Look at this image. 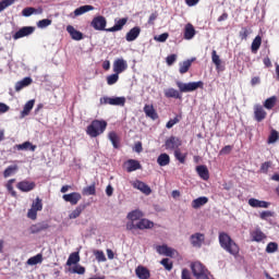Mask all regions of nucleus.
Wrapping results in <instances>:
<instances>
[{"label": "nucleus", "mask_w": 279, "mask_h": 279, "mask_svg": "<svg viewBox=\"0 0 279 279\" xmlns=\"http://www.w3.org/2000/svg\"><path fill=\"white\" fill-rule=\"evenodd\" d=\"M143 217H145V214L141 209H134L126 216V219H129L128 223H136V221L141 220Z\"/></svg>", "instance_id": "obj_17"}, {"label": "nucleus", "mask_w": 279, "mask_h": 279, "mask_svg": "<svg viewBox=\"0 0 279 279\" xmlns=\"http://www.w3.org/2000/svg\"><path fill=\"white\" fill-rule=\"evenodd\" d=\"M138 36H141V27L135 26L133 28H131L126 35H125V40L128 43H134V40H136V38H138Z\"/></svg>", "instance_id": "obj_20"}, {"label": "nucleus", "mask_w": 279, "mask_h": 279, "mask_svg": "<svg viewBox=\"0 0 279 279\" xmlns=\"http://www.w3.org/2000/svg\"><path fill=\"white\" fill-rule=\"evenodd\" d=\"M191 270L195 279H210L208 277V268L202 262H194L191 264Z\"/></svg>", "instance_id": "obj_4"}, {"label": "nucleus", "mask_w": 279, "mask_h": 279, "mask_svg": "<svg viewBox=\"0 0 279 279\" xmlns=\"http://www.w3.org/2000/svg\"><path fill=\"white\" fill-rule=\"evenodd\" d=\"M208 202V197L201 196L194 201H192V208L197 210V208H202V206H206V203Z\"/></svg>", "instance_id": "obj_34"}, {"label": "nucleus", "mask_w": 279, "mask_h": 279, "mask_svg": "<svg viewBox=\"0 0 279 279\" xmlns=\"http://www.w3.org/2000/svg\"><path fill=\"white\" fill-rule=\"evenodd\" d=\"M34 104H36V101L33 99V100H28L24 105V108L22 110V117H27L29 114V112H32V110L34 108Z\"/></svg>", "instance_id": "obj_40"}, {"label": "nucleus", "mask_w": 279, "mask_h": 279, "mask_svg": "<svg viewBox=\"0 0 279 279\" xmlns=\"http://www.w3.org/2000/svg\"><path fill=\"white\" fill-rule=\"evenodd\" d=\"M16 187L19 191H22V193H29V191H34V189H36V182L24 180L19 182Z\"/></svg>", "instance_id": "obj_16"}, {"label": "nucleus", "mask_w": 279, "mask_h": 279, "mask_svg": "<svg viewBox=\"0 0 279 279\" xmlns=\"http://www.w3.org/2000/svg\"><path fill=\"white\" fill-rule=\"evenodd\" d=\"M160 265H162L167 271H171V269H173V262L169 258L161 259Z\"/></svg>", "instance_id": "obj_51"}, {"label": "nucleus", "mask_w": 279, "mask_h": 279, "mask_svg": "<svg viewBox=\"0 0 279 279\" xmlns=\"http://www.w3.org/2000/svg\"><path fill=\"white\" fill-rule=\"evenodd\" d=\"M77 263H80V253H71L66 260L68 267H71V265H77Z\"/></svg>", "instance_id": "obj_39"}, {"label": "nucleus", "mask_w": 279, "mask_h": 279, "mask_svg": "<svg viewBox=\"0 0 279 279\" xmlns=\"http://www.w3.org/2000/svg\"><path fill=\"white\" fill-rule=\"evenodd\" d=\"M174 158L181 162V165H184L186 162V155L182 154V151L179 149L174 150Z\"/></svg>", "instance_id": "obj_50"}, {"label": "nucleus", "mask_w": 279, "mask_h": 279, "mask_svg": "<svg viewBox=\"0 0 279 279\" xmlns=\"http://www.w3.org/2000/svg\"><path fill=\"white\" fill-rule=\"evenodd\" d=\"M16 3V0H2L0 1V12H3L7 8H10V5H14Z\"/></svg>", "instance_id": "obj_52"}, {"label": "nucleus", "mask_w": 279, "mask_h": 279, "mask_svg": "<svg viewBox=\"0 0 279 279\" xmlns=\"http://www.w3.org/2000/svg\"><path fill=\"white\" fill-rule=\"evenodd\" d=\"M43 263V254H37L27 259V265H38Z\"/></svg>", "instance_id": "obj_45"}, {"label": "nucleus", "mask_w": 279, "mask_h": 279, "mask_svg": "<svg viewBox=\"0 0 279 279\" xmlns=\"http://www.w3.org/2000/svg\"><path fill=\"white\" fill-rule=\"evenodd\" d=\"M16 148L20 151H36V145L32 144V142H24L23 144L16 145Z\"/></svg>", "instance_id": "obj_33"}, {"label": "nucleus", "mask_w": 279, "mask_h": 279, "mask_svg": "<svg viewBox=\"0 0 279 279\" xmlns=\"http://www.w3.org/2000/svg\"><path fill=\"white\" fill-rule=\"evenodd\" d=\"M165 147L166 149L177 151V149H180V147H182V140H180V137L177 136H170L168 140H166Z\"/></svg>", "instance_id": "obj_8"}, {"label": "nucleus", "mask_w": 279, "mask_h": 279, "mask_svg": "<svg viewBox=\"0 0 279 279\" xmlns=\"http://www.w3.org/2000/svg\"><path fill=\"white\" fill-rule=\"evenodd\" d=\"M35 12H37V14H43V8L36 10L32 7H28L23 9L22 14L23 16H32V14H35Z\"/></svg>", "instance_id": "obj_41"}, {"label": "nucleus", "mask_w": 279, "mask_h": 279, "mask_svg": "<svg viewBox=\"0 0 279 279\" xmlns=\"http://www.w3.org/2000/svg\"><path fill=\"white\" fill-rule=\"evenodd\" d=\"M125 106V97H108L100 98V106Z\"/></svg>", "instance_id": "obj_6"}, {"label": "nucleus", "mask_w": 279, "mask_h": 279, "mask_svg": "<svg viewBox=\"0 0 279 279\" xmlns=\"http://www.w3.org/2000/svg\"><path fill=\"white\" fill-rule=\"evenodd\" d=\"M62 199L71 204V206H77V204L82 199V194H80V192H72L70 194H64L62 196Z\"/></svg>", "instance_id": "obj_10"}, {"label": "nucleus", "mask_w": 279, "mask_h": 279, "mask_svg": "<svg viewBox=\"0 0 279 279\" xmlns=\"http://www.w3.org/2000/svg\"><path fill=\"white\" fill-rule=\"evenodd\" d=\"M157 252L158 254H161L162 256H169L170 258H173V256L175 255V250L167 245H158Z\"/></svg>", "instance_id": "obj_23"}, {"label": "nucleus", "mask_w": 279, "mask_h": 279, "mask_svg": "<svg viewBox=\"0 0 279 279\" xmlns=\"http://www.w3.org/2000/svg\"><path fill=\"white\" fill-rule=\"evenodd\" d=\"M19 170V166H9L4 171L3 175L4 178H10L15 171Z\"/></svg>", "instance_id": "obj_54"}, {"label": "nucleus", "mask_w": 279, "mask_h": 279, "mask_svg": "<svg viewBox=\"0 0 279 279\" xmlns=\"http://www.w3.org/2000/svg\"><path fill=\"white\" fill-rule=\"evenodd\" d=\"M269 217H274V211L264 210L259 214V219H262V221H267V219H269Z\"/></svg>", "instance_id": "obj_58"}, {"label": "nucleus", "mask_w": 279, "mask_h": 279, "mask_svg": "<svg viewBox=\"0 0 279 279\" xmlns=\"http://www.w3.org/2000/svg\"><path fill=\"white\" fill-rule=\"evenodd\" d=\"M151 228H154V221L147 218H142L136 223L126 222V230L133 234L136 233V230H151Z\"/></svg>", "instance_id": "obj_3"}, {"label": "nucleus", "mask_w": 279, "mask_h": 279, "mask_svg": "<svg viewBox=\"0 0 279 279\" xmlns=\"http://www.w3.org/2000/svg\"><path fill=\"white\" fill-rule=\"evenodd\" d=\"M279 134L278 131H271L269 137H268V143H276L278 141Z\"/></svg>", "instance_id": "obj_63"}, {"label": "nucleus", "mask_w": 279, "mask_h": 279, "mask_svg": "<svg viewBox=\"0 0 279 279\" xmlns=\"http://www.w3.org/2000/svg\"><path fill=\"white\" fill-rule=\"evenodd\" d=\"M272 165H274V162H271V161H266V162L262 163L260 172L262 173H269V169H271Z\"/></svg>", "instance_id": "obj_60"}, {"label": "nucleus", "mask_w": 279, "mask_h": 279, "mask_svg": "<svg viewBox=\"0 0 279 279\" xmlns=\"http://www.w3.org/2000/svg\"><path fill=\"white\" fill-rule=\"evenodd\" d=\"M276 101H278L276 96L267 98L264 102V108H266V110H271L276 106Z\"/></svg>", "instance_id": "obj_42"}, {"label": "nucleus", "mask_w": 279, "mask_h": 279, "mask_svg": "<svg viewBox=\"0 0 279 279\" xmlns=\"http://www.w3.org/2000/svg\"><path fill=\"white\" fill-rule=\"evenodd\" d=\"M31 208L37 211L43 210V199L40 197H36Z\"/></svg>", "instance_id": "obj_49"}, {"label": "nucleus", "mask_w": 279, "mask_h": 279, "mask_svg": "<svg viewBox=\"0 0 279 279\" xmlns=\"http://www.w3.org/2000/svg\"><path fill=\"white\" fill-rule=\"evenodd\" d=\"M126 24H128V17H122L116 21V24L112 27L107 28L106 32H121V29H123V26Z\"/></svg>", "instance_id": "obj_26"}, {"label": "nucleus", "mask_w": 279, "mask_h": 279, "mask_svg": "<svg viewBox=\"0 0 279 279\" xmlns=\"http://www.w3.org/2000/svg\"><path fill=\"white\" fill-rule=\"evenodd\" d=\"M94 255L98 263H106V254H104V251H96L94 252Z\"/></svg>", "instance_id": "obj_59"}, {"label": "nucleus", "mask_w": 279, "mask_h": 279, "mask_svg": "<svg viewBox=\"0 0 279 279\" xmlns=\"http://www.w3.org/2000/svg\"><path fill=\"white\" fill-rule=\"evenodd\" d=\"M96 194H97V187H95V183L84 187L83 191H82V195H86V196L96 195Z\"/></svg>", "instance_id": "obj_43"}, {"label": "nucleus", "mask_w": 279, "mask_h": 279, "mask_svg": "<svg viewBox=\"0 0 279 279\" xmlns=\"http://www.w3.org/2000/svg\"><path fill=\"white\" fill-rule=\"evenodd\" d=\"M144 112L146 117H148V119H151L153 121H156L158 119V112H156L154 105H145Z\"/></svg>", "instance_id": "obj_25"}, {"label": "nucleus", "mask_w": 279, "mask_h": 279, "mask_svg": "<svg viewBox=\"0 0 279 279\" xmlns=\"http://www.w3.org/2000/svg\"><path fill=\"white\" fill-rule=\"evenodd\" d=\"M181 279H193V278H191V272L189 271V269H186V268L182 269Z\"/></svg>", "instance_id": "obj_64"}, {"label": "nucleus", "mask_w": 279, "mask_h": 279, "mask_svg": "<svg viewBox=\"0 0 279 279\" xmlns=\"http://www.w3.org/2000/svg\"><path fill=\"white\" fill-rule=\"evenodd\" d=\"M107 128L108 122L106 120H93L86 129V134L90 136V138H97V136H101V134L106 132Z\"/></svg>", "instance_id": "obj_2"}, {"label": "nucleus", "mask_w": 279, "mask_h": 279, "mask_svg": "<svg viewBox=\"0 0 279 279\" xmlns=\"http://www.w3.org/2000/svg\"><path fill=\"white\" fill-rule=\"evenodd\" d=\"M27 217H28V219L36 221V219L38 217V210L31 207L27 211Z\"/></svg>", "instance_id": "obj_61"}, {"label": "nucleus", "mask_w": 279, "mask_h": 279, "mask_svg": "<svg viewBox=\"0 0 279 279\" xmlns=\"http://www.w3.org/2000/svg\"><path fill=\"white\" fill-rule=\"evenodd\" d=\"M124 166L126 167L128 173H132L133 171H138V169L143 168V166H141V162L136 159L126 160Z\"/></svg>", "instance_id": "obj_19"}, {"label": "nucleus", "mask_w": 279, "mask_h": 279, "mask_svg": "<svg viewBox=\"0 0 279 279\" xmlns=\"http://www.w3.org/2000/svg\"><path fill=\"white\" fill-rule=\"evenodd\" d=\"M248 206H251V208H269L271 203L267 201H259L258 198H250Z\"/></svg>", "instance_id": "obj_18"}, {"label": "nucleus", "mask_w": 279, "mask_h": 279, "mask_svg": "<svg viewBox=\"0 0 279 279\" xmlns=\"http://www.w3.org/2000/svg\"><path fill=\"white\" fill-rule=\"evenodd\" d=\"M86 210V205H78L70 215L69 219H77Z\"/></svg>", "instance_id": "obj_38"}, {"label": "nucleus", "mask_w": 279, "mask_h": 279, "mask_svg": "<svg viewBox=\"0 0 279 279\" xmlns=\"http://www.w3.org/2000/svg\"><path fill=\"white\" fill-rule=\"evenodd\" d=\"M118 82H119V74H117V72L107 76L108 86H113V84H117Z\"/></svg>", "instance_id": "obj_47"}, {"label": "nucleus", "mask_w": 279, "mask_h": 279, "mask_svg": "<svg viewBox=\"0 0 279 279\" xmlns=\"http://www.w3.org/2000/svg\"><path fill=\"white\" fill-rule=\"evenodd\" d=\"M108 138L109 141L112 143L113 148L114 149H119V147H121L120 140H119V135L117 134V132L112 131L108 134Z\"/></svg>", "instance_id": "obj_36"}, {"label": "nucleus", "mask_w": 279, "mask_h": 279, "mask_svg": "<svg viewBox=\"0 0 279 279\" xmlns=\"http://www.w3.org/2000/svg\"><path fill=\"white\" fill-rule=\"evenodd\" d=\"M233 147L231 145H227L222 147L219 151V156H228V154L232 153Z\"/></svg>", "instance_id": "obj_62"}, {"label": "nucleus", "mask_w": 279, "mask_h": 279, "mask_svg": "<svg viewBox=\"0 0 279 279\" xmlns=\"http://www.w3.org/2000/svg\"><path fill=\"white\" fill-rule=\"evenodd\" d=\"M163 95L167 99H182V94L178 89L170 87L163 90Z\"/></svg>", "instance_id": "obj_24"}, {"label": "nucleus", "mask_w": 279, "mask_h": 279, "mask_svg": "<svg viewBox=\"0 0 279 279\" xmlns=\"http://www.w3.org/2000/svg\"><path fill=\"white\" fill-rule=\"evenodd\" d=\"M50 226L47 221L37 222L29 227L31 234H39V232H45V230H49Z\"/></svg>", "instance_id": "obj_13"}, {"label": "nucleus", "mask_w": 279, "mask_h": 279, "mask_svg": "<svg viewBox=\"0 0 279 279\" xmlns=\"http://www.w3.org/2000/svg\"><path fill=\"white\" fill-rule=\"evenodd\" d=\"M170 162L171 157H169V155L166 153L160 154L157 158V165H159V167H167V165H170Z\"/></svg>", "instance_id": "obj_32"}, {"label": "nucleus", "mask_w": 279, "mask_h": 279, "mask_svg": "<svg viewBox=\"0 0 279 279\" xmlns=\"http://www.w3.org/2000/svg\"><path fill=\"white\" fill-rule=\"evenodd\" d=\"M278 251V243L269 242L266 246L267 254H275Z\"/></svg>", "instance_id": "obj_53"}, {"label": "nucleus", "mask_w": 279, "mask_h": 279, "mask_svg": "<svg viewBox=\"0 0 279 279\" xmlns=\"http://www.w3.org/2000/svg\"><path fill=\"white\" fill-rule=\"evenodd\" d=\"M33 80L29 76L24 77L22 81H19L15 84V92L19 93L23 90V88L29 86L32 84Z\"/></svg>", "instance_id": "obj_28"}, {"label": "nucleus", "mask_w": 279, "mask_h": 279, "mask_svg": "<svg viewBox=\"0 0 279 279\" xmlns=\"http://www.w3.org/2000/svg\"><path fill=\"white\" fill-rule=\"evenodd\" d=\"M90 25L96 29V32H106V29H108L106 28V25H108V20H106L104 15H98L92 20Z\"/></svg>", "instance_id": "obj_7"}, {"label": "nucleus", "mask_w": 279, "mask_h": 279, "mask_svg": "<svg viewBox=\"0 0 279 279\" xmlns=\"http://www.w3.org/2000/svg\"><path fill=\"white\" fill-rule=\"evenodd\" d=\"M251 239L255 243H260L262 241H265L267 239V235L260 230V228H257L253 231H251Z\"/></svg>", "instance_id": "obj_21"}, {"label": "nucleus", "mask_w": 279, "mask_h": 279, "mask_svg": "<svg viewBox=\"0 0 279 279\" xmlns=\"http://www.w3.org/2000/svg\"><path fill=\"white\" fill-rule=\"evenodd\" d=\"M193 64V60H186L181 63H179V72L181 75H184V73H189V69H191V65Z\"/></svg>", "instance_id": "obj_37"}, {"label": "nucleus", "mask_w": 279, "mask_h": 279, "mask_svg": "<svg viewBox=\"0 0 279 279\" xmlns=\"http://www.w3.org/2000/svg\"><path fill=\"white\" fill-rule=\"evenodd\" d=\"M35 31L36 28L34 26H24L13 35V38L14 40H19L20 38H25V36H32V33Z\"/></svg>", "instance_id": "obj_14"}, {"label": "nucleus", "mask_w": 279, "mask_h": 279, "mask_svg": "<svg viewBox=\"0 0 279 279\" xmlns=\"http://www.w3.org/2000/svg\"><path fill=\"white\" fill-rule=\"evenodd\" d=\"M211 61L215 63L216 69L221 66V59L219 58V54H217V50L211 51Z\"/></svg>", "instance_id": "obj_48"}, {"label": "nucleus", "mask_w": 279, "mask_h": 279, "mask_svg": "<svg viewBox=\"0 0 279 279\" xmlns=\"http://www.w3.org/2000/svg\"><path fill=\"white\" fill-rule=\"evenodd\" d=\"M190 241L193 247H202L204 241H206V235L204 233H194L190 236Z\"/></svg>", "instance_id": "obj_15"}, {"label": "nucleus", "mask_w": 279, "mask_h": 279, "mask_svg": "<svg viewBox=\"0 0 279 279\" xmlns=\"http://www.w3.org/2000/svg\"><path fill=\"white\" fill-rule=\"evenodd\" d=\"M196 172L202 178V180H209L210 172H208V168L206 166H198L196 167Z\"/></svg>", "instance_id": "obj_31"}, {"label": "nucleus", "mask_w": 279, "mask_h": 279, "mask_svg": "<svg viewBox=\"0 0 279 279\" xmlns=\"http://www.w3.org/2000/svg\"><path fill=\"white\" fill-rule=\"evenodd\" d=\"M66 32H68V34H70L72 40H84V34L82 32L75 29V27L68 25Z\"/></svg>", "instance_id": "obj_22"}, {"label": "nucleus", "mask_w": 279, "mask_h": 279, "mask_svg": "<svg viewBox=\"0 0 279 279\" xmlns=\"http://www.w3.org/2000/svg\"><path fill=\"white\" fill-rule=\"evenodd\" d=\"M192 38H195V27L193 26V24L189 23L185 25L184 28V39L192 40Z\"/></svg>", "instance_id": "obj_29"}, {"label": "nucleus", "mask_w": 279, "mask_h": 279, "mask_svg": "<svg viewBox=\"0 0 279 279\" xmlns=\"http://www.w3.org/2000/svg\"><path fill=\"white\" fill-rule=\"evenodd\" d=\"M73 274H78V276H84L86 274V268L82 265H76L72 269Z\"/></svg>", "instance_id": "obj_57"}, {"label": "nucleus", "mask_w": 279, "mask_h": 279, "mask_svg": "<svg viewBox=\"0 0 279 279\" xmlns=\"http://www.w3.org/2000/svg\"><path fill=\"white\" fill-rule=\"evenodd\" d=\"M262 45H263V37H260V35H257L251 44L252 53H258V49H260Z\"/></svg>", "instance_id": "obj_30"}, {"label": "nucleus", "mask_w": 279, "mask_h": 279, "mask_svg": "<svg viewBox=\"0 0 279 279\" xmlns=\"http://www.w3.org/2000/svg\"><path fill=\"white\" fill-rule=\"evenodd\" d=\"M95 10V7L85 4L74 10V15L82 16V14H86V12H90Z\"/></svg>", "instance_id": "obj_35"}, {"label": "nucleus", "mask_w": 279, "mask_h": 279, "mask_svg": "<svg viewBox=\"0 0 279 279\" xmlns=\"http://www.w3.org/2000/svg\"><path fill=\"white\" fill-rule=\"evenodd\" d=\"M52 21L50 19H44L37 22V27L39 29H45L46 27H49L51 25Z\"/></svg>", "instance_id": "obj_55"}, {"label": "nucleus", "mask_w": 279, "mask_h": 279, "mask_svg": "<svg viewBox=\"0 0 279 279\" xmlns=\"http://www.w3.org/2000/svg\"><path fill=\"white\" fill-rule=\"evenodd\" d=\"M177 86L180 93H193V90H197V88L204 89V82H191V83H182L177 82Z\"/></svg>", "instance_id": "obj_5"}, {"label": "nucleus", "mask_w": 279, "mask_h": 279, "mask_svg": "<svg viewBox=\"0 0 279 279\" xmlns=\"http://www.w3.org/2000/svg\"><path fill=\"white\" fill-rule=\"evenodd\" d=\"M133 189H137V191H141L144 193V195H151V187L147 185V183L141 181V180H135L131 182Z\"/></svg>", "instance_id": "obj_11"}, {"label": "nucleus", "mask_w": 279, "mask_h": 279, "mask_svg": "<svg viewBox=\"0 0 279 279\" xmlns=\"http://www.w3.org/2000/svg\"><path fill=\"white\" fill-rule=\"evenodd\" d=\"M250 34H252V28L242 27L241 31L239 32V38L241 40H247Z\"/></svg>", "instance_id": "obj_44"}, {"label": "nucleus", "mask_w": 279, "mask_h": 279, "mask_svg": "<svg viewBox=\"0 0 279 279\" xmlns=\"http://www.w3.org/2000/svg\"><path fill=\"white\" fill-rule=\"evenodd\" d=\"M14 182H16V179H10L7 183V191L12 195V197H16V191H14Z\"/></svg>", "instance_id": "obj_46"}, {"label": "nucleus", "mask_w": 279, "mask_h": 279, "mask_svg": "<svg viewBox=\"0 0 279 279\" xmlns=\"http://www.w3.org/2000/svg\"><path fill=\"white\" fill-rule=\"evenodd\" d=\"M135 274H136L137 278H140V279L151 278V274L149 272V269H147L145 266H138L135 269Z\"/></svg>", "instance_id": "obj_27"}, {"label": "nucleus", "mask_w": 279, "mask_h": 279, "mask_svg": "<svg viewBox=\"0 0 279 279\" xmlns=\"http://www.w3.org/2000/svg\"><path fill=\"white\" fill-rule=\"evenodd\" d=\"M219 244L225 252H228V254H231V256H239V252H241V248L239 247V244L232 240V238L226 233V232H220L219 236Z\"/></svg>", "instance_id": "obj_1"}, {"label": "nucleus", "mask_w": 279, "mask_h": 279, "mask_svg": "<svg viewBox=\"0 0 279 279\" xmlns=\"http://www.w3.org/2000/svg\"><path fill=\"white\" fill-rule=\"evenodd\" d=\"M124 71H128V61L124 59H116L113 61V73L121 75Z\"/></svg>", "instance_id": "obj_12"}, {"label": "nucleus", "mask_w": 279, "mask_h": 279, "mask_svg": "<svg viewBox=\"0 0 279 279\" xmlns=\"http://www.w3.org/2000/svg\"><path fill=\"white\" fill-rule=\"evenodd\" d=\"M254 119L257 121V123H260L267 119V111H265V108L263 105H254Z\"/></svg>", "instance_id": "obj_9"}, {"label": "nucleus", "mask_w": 279, "mask_h": 279, "mask_svg": "<svg viewBox=\"0 0 279 279\" xmlns=\"http://www.w3.org/2000/svg\"><path fill=\"white\" fill-rule=\"evenodd\" d=\"M180 119H182V116H177L174 119H170L167 124L166 128L168 130H171V128H173V125L180 123Z\"/></svg>", "instance_id": "obj_56"}]
</instances>
